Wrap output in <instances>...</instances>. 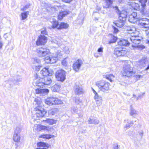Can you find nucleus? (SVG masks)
<instances>
[{
    "label": "nucleus",
    "mask_w": 149,
    "mask_h": 149,
    "mask_svg": "<svg viewBox=\"0 0 149 149\" xmlns=\"http://www.w3.org/2000/svg\"><path fill=\"white\" fill-rule=\"evenodd\" d=\"M137 18V13L133 12L129 16L128 20L131 23H134L136 22Z\"/></svg>",
    "instance_id": "ddd939ff"
},
{
    "label": "nucleus",
    "mask_w": 149,
    "mask_h": 149,
    "mask_svg": "<svg viewBox=\"0 0 149 149\" xmlns=\"http://www.w3.org/2000/svg\"><path fill=\"white\" fill-rule=\"evenodd\" d=\"M56 99L53 97H50L47 98L45 101V103L49 105H54L56 104Z\"/></svg>",
    "instance_id": "2eb2a0df"
},
{
    "label": "nucleus",
    "mask_w": 149,
    "mask_h": 149,
    "mask_svg": "<svg viewBox=\"0 0 149 149\" xmlns=\"http://www.w3.org/2000/svg\"><path fill=\"white\" fill-rule=\"evenodd\" d=\"M145 93H142L140 94H139L138 95V97L139 98H141L142 97L143 95L145 94Z\"/></svg>",
    "instance_id": "680f3d73"
},
{
    "label": "nucleus",
    "mask_w": 149,
    "mask_h": 149,
    "mask_svg": "<svg viewBox=\"0 0 149 149\" xmlns=\"http://www.w3.org/2000/svg\"><path fill=\"white\" fill-rule=\"evenodd\" d=\"M41 33L42 34L47 35V32L46 31L45 29L43 30H42L41 31Z\"/></svg>",
    "instance_id": "4d7b16f0"
},
{
    "label": "nucleus",
    "mask_w": 149,
    "mask_h": 149,
    "mask_svg": "<svg viewBox=\"0 0 149 149\" xmlns=\"http://www.w3.org/2000/svg\"><path fill=\"white\" fill-rule=\"evenodd\" d=\"M112 28L113 29V32L114 33H116L118 32L119 30L117 28L113 26H112Z\"/></svg>",
    "instance_id": "3c124183"
},
{
    "label": "nucleus",
    "mask_w": 149,
    "mask_h": 149,
    "mask_svg": "<svg viewBox=\"0 0 149 149\" xmlns=\"http://www.w3.org/2000/svg\"><path fill=\"white\" fill-rule=\"evenodd\" d=\"M62 103V101L61 99L56 98V104H60Z\"/></svg>",
    "instance_id": "603ef678"
},
{
    "label": "nucleus",
    "mask_w": 149,
    "mask_h": 149,
    "mask_svg": "<svg viewBox=\"0 0 149 149\" xmlns=\"http://www.w3.org/2000/svg\"><path fill=\"white\" fill-rule=\"evenodd\" d=\"M64 50L65 53L66 54H69L70 51H69V49L68 47H65L64 49Z\"/></svg>",
    "instance_id": "5fc2aeb1"
},
{
    "label": "nucleus",
    "mask_w": 149,
    "mask_h": 149,
    "mask_svg": "<svg viewBox=\"0 0 149 149\" xmlns=\"http://www.w3.org/2000/svg\"><path fill=\"white\" fill-rule=\"evenodd\" d=\"M53 59H54L53 58H50L49 56H47L44 58V60L47 63H56V59H54L53 61H52Z\"/></svg>",
    "instance_id": "bb28decb"
},
{
    "label": "nucleus",
    "mask_w": 149,
    "mask_h": 149,
    "mask_svg": "<svg viewBox=\"0 0 149 149\" xmlns=\"http://www.w3.org/2000/svg\"><path fill=\"white\" fill-rule=\"evenodd\" d=\"M33 63H39L40 62V59L37 58H34L33 59Z\"/></svg>",
    "instance_id": "79ce46f5"
},
{
    "label": "nucleus",
    "mask_w": 149,
    "mask_h": 149,
    "mask_svg": "<svg viewBox=\"0 0 149 149\" xmlns=\"http://www.w3.org/2000/svg\"><path fill=\"white\" fill-rule=\"evenodd\" d=\"M36 52L38 56L41 57L48 55L50 52L49 49L44 46L37 49Z\"/></svg>",
    "instance_id": "39448f33"
},
{
    "label": "nucleus",
    "mask_w": 149,
    "mask_h": 149,
    "mask_svg": "<svg viewBox=\"0 0 149 149\" xmlns=\"http://www.w3.org/2000/svg\"><path fill=\"white\" fill-rule=\"evenodd\" d=\"M147 0H140V1L141 5L143 8L144 7L146 6V3H147Z\"/></svg>",
    "instance_id": "a19ab883"
},
{
    "label": "nucleus",
    "mask_w": 149,
    "mask_h": 149,
    "mask_svg": "<svg viewBox=\"0 0 149 149\" xmlns=\"http://www.w3.org/2000/svg\"><path fill=\"white\" fill-rule=\"evenodd\" d=\"M70 12L69 11H64L59 13L58 16V19L59 20H61L68 15L70 14Z\"/></svg>",
    "instance_id": "6ab92c4d"
},
{
    "label": "nucleus",
    "mask_w": 149,
    "mask_h": 149,
    "mask_svg": "<svg viewBox=\"0 0 149 149\" xmlns=\"http://www.w3.org/2000/svg\"><path fill=\"white\" fill-rule=\"evenodd\" d=\"M141 76V75H135L134 76L135 78L137 80H138L139 79Z\"/></svg>",
    "instance_id": "6e6d98bb"
},
{
    "label": "nucleus",
    "mask_w": 149,
    "mask_h": 149,
    "mask_svg": "<svg viewBox=\"0 0 149 149\" xmlns=\"http://www.w3.org/2000/svg\"><path fill=\"white\" fill-rule=\"evenodd\" d=\"M34 102L36 106L34 108L35 112V113L33 115L32 118L34 120H38L44 116L46 112L43 110L40 99L36 98L34 100Z\"/></svg>",
    "instance_id": "f257e3e1"
},
{
    "label": "nucleus",
    "mask_w": 149,
    "mask_h": 149,
    "mask_svg": "<svg viewBox=\"0 0 149 149\" xmlns=\"http://www.w3.org/2000/svg\"><path fill=\"white\" fill-rule=\"evenodd\" d=\"M61 1L67 3H69L71 2L73 0H60Z\"/></svg>",
    "instance_id": "13d9d810"
},
{
    "label": "nucleus",
    "mask_w": 149,
    "mask_h": 149,
    "mask_svg": "<svg viewBox=\"0 0 149 149\" xmlns=\"http://www.w3.org/2000/svg\"><path fill=\"white\" fill-rule=\"evenodd\" d=\"M47 38L44 35H40L36 41V45H44L47 42Z\"/></svg>",
    "instance_id": "9d476101"
},
{
    "label": "nucleus",
    "mask_w": 149,
    "mask_h": 149,
    "mask_svg": "<svg viewBox=\"0 0 149 149\" xmlns=\"http://www.w3.org/2000/svg\"><path fill=\"white\" fill-rule=\"evenodd\" d=\"M137 114V112L132 107L130 106V114L131 116H133Z\"/></svg>",
    "instance_id": "2f4dec72"
},
{
    "label": "nucleus",
    "mask_w": 149,
    "mask_h": 149,
    "mask_svg": "<svg viewBox=\"0 0 149 149\" xmlns=\"http://www.w3.org/2000/svg\"><path fill=\"white\" fill-rule=\"evenodd\" d=\"M35 149H48L47 148H36Z\"/></svg>",
    "instance_id": "774afa93"
},
{
    "label": "nucleus",
    "mask_w": 149,
    "mask_h": 149,
    "mask_svg": "<svg viewBox=\"0 0 149 149\" xmlns=\"http://www.w3.org/2000/svg\"><path fill=\"white\" fill-rule=\"evenodd\" d=\"M138 24L142 28L147 29L149 28V19L146 18H143L140 19Z\"/></svg>",
    "instance_id": "0eeeda50"
},
{
    "label": "nucleus",
    "mask_w": 149,
    "mask_h": 149,
    "mask_svg": "<svg viewBox=\"0 0 149 149\" xmlns=\"http://www.w3.org/2000/svg\"><path fill=\"white\" fill-rule=\"evenodd\" d=\"M41 67H42V66L40 65L37 66H36L33 68V69L36 71H38Z\"/></svg>",
    "instance_id": "de8ad7c7"
},
{
    "label": "nucleus",
    "mask_w": 149,
    "mask_h": 149,
    "mask_svg": "<svg viewBox=\"0 0 149 149\" xmlns=\"http://www.w3.org/2000/svg\"><path fill=\"white\" fill-rule=\"evenodd\" d=\"M56 44L58 45L59 46H60L61 45H62V41H60L59 42H58V41H57V42L56 43Z\"/></svg>",
    "instance_id": "e2e57ef3"
},
{
    "label": "nucleus",
    "mask_w": 149,
    "mask_h": 149,
    "mask_svg": "<svg viewBox=\"0 0 149 149\" xmlns=\"http://www.w3.org/2000/svg\"><path fill=\"white\" fill-rule=\"evenodd\" d=\"M37 130L38 131H40L41 130H46L48 131V128H49L48 127L42 126L40 125H37Z\"/></svg>",
    "instance_id": "c85d7f7f"
},
{
    "label": "nucleus",
    "mask_w": 149,
    "mask_h": 149,
    "mask_svg": "<svg viewBox=\"0 0 149 149\" xmlns=\"http://www.w3.org/2000/svg\"><path fill=\"white\" fill-rule=\"evenodd\" d=\"M115 8L117 10L118 14L119 15V19L120 20H123L126 21L127 15V12L125 10L122 11L120 12L117 6H116Z\"/></svg>",
    "instance_id": "1a4fd4ad"
},
{
    "label": "nucleus",
    "mask_w": 149,
    "mask_h": 149,
    "mask_svg": "<svg viewBox=\"0 0 149 149\" xmlns=\"http://www.w3.org/2000/svg\"><path fill=\"white\" fill-rule=\"evenodd\" d=\"M52 72L50 71L49 69L45 68H43L40 71V74L46 77L52 75Z\"/></svg>",
    "instance_id": "4468645a"
},
{
    "label": "nucleus",
    "mask_w": 149,
    "mask_h": 149,
    "mask_svg": "<svg viewBox=\"0 0 149 149\" xmlns=\"http://www.w3.org/2000/svg\"><path fill=\"white\" fill-rule=\"evenodd\" d=\"M143 132L142 131L141 132H139V134L140 136H141V137L143 136Z\"/></svg>",
    "instance_id": "0e129e2a"
},
{
    "label": "nucleus",
    "mask_w": 149,
    "mask_h": 149,
    "mask_svg": "<svg viewBox=\"0 0 149 149\" xmlns=\"http://www.w3.org/2000/svg\"><path fill=\"white\" fill-rule=\"evenodd\" d=\"M40 137L47 139H49L51 138V135L49 134H43L40 136Z\"/></svg>",
    "instance_id": "ea45409f"
},
{
    "label": "nucleus",
    "mask_w": 149,
    "mask_h": 149,
    "mask_svg": "<svg viewBox=\"0 0 149 149\" xmlns=\"http://www.w3.org/2000/svg\"><path fill=\"white\" fill-rule=\"evenodd\" d=\"M49 90L47 89L37 88L36 89L35 92L37 94L44 95L48 93Z\"/></svg>",
    "instance_id": "dca6fc26"
},
{
    "label": "nucleus",
    "mask_w": 149,
    "mask_h": 149,
    "mask_svg": "<svg viewBox=\"0 0 149 149\" xmlns=\"http://www.w3.org/2000/svg\"><path fill=\"white\" fill-rule=\"evenodd\" d=\"M117 38L114 36H112L110 40L109 41V44H111L115 42L117 40Z\"/></svg>",
    "instance_id": "f704fd0d"
},
{
    "label": "nucleus",
    "mask_w": 149,
    "mask_h": 149,
    "mask_svg": "<svg viewBox=\"0 0 149 149\" xmlns=\"http://www.w3.org/2000/svg\"><path fill=\"white\" fill-rule=\"evenodd\" d=\"M125 21L121 20L119 19V20L116 22H113L116 26L119 27H121L124 25Z\"/></svg>",
    "instance_id": "412c9836"
},
{
    "label": "nucleus",
    "mask_w": 149,
    "mask_h": 149,
    "mask_svg": "<svg viewBox=\"0 0 149 149\" xmlns=\"http://www.w3.org/2000/svg\"><path fill=\"white\" fill-rule=\"evenodd\" d=\"M92 89H93V92L95 94V95H98L97 93L96 92V91H95L94 89H93V88H92Z\"/></svg>",
    "instance_id": "338daca9"
},
{
    "label": "nucleus",
    "mask_w": 149,
    "mask_h": 149,
    "mask_svg": "<svg viewBox=\"0 0 149 149\" xmlns=\"http://www.w3.org/2000/svg\"><path fill=\"white\" fill-rule=\"evenodd\" d=\"M104 76L106 79L109 80L111 82L113 81L112 80L114 79L115 77V76L112 74H107Z\"/></svg>",
    "instance_id": "7c9ffc66"
},
{
    "label": "nucleus",
    "mask_w": 149,
    "mask_h": 149,
    "mask_svg": "<svg viewBox=\"0 0 149 149\" xmlns=\"http://www.w3.org/2000/svg\"><path fill=\"white\" fill-rule=\"evenodd\" d=\"M40 81H43L45 85L50 84L52 81L51 78L47 76L45 77L44 78L40 79Z\"/></svg>",
    "instance_id": "4be33fe9"
},
{
    "label": "nucleus",
    "mask_w": 149,
    "mask_h": 149,
    "mask_svg": "<svg viewBox=\"0 0 149 149\" xmlns=\"http://www.w3.org/2000/svg\"><path fill=\"white\" fill-rule=\"evenodd\" d=\"M96 104L98 105H100L102 104V101L96 100Z\"/></svg>",
    "instance_id": "052dcab7"
},
{
    "label": "nucleus",
    "mask_w": 149,
    "mask_h": 149,
    "mask_svg": "<svg viewBox=\"0 0 149 149\" xmlns=\"http://www.w3.org/2000/svg\"><path fill=\"white\" fill-rule=\"evenodd\" d=\"M66 72L63 70L61 69L56 72V79L63 82L66 79Z\"/></svg>",
    "instance_id": "423d86ee"
},
{
    "label": "nucleus",
    "mask_w": 149,
    "mask_h": 149,
    "mask_svg": "<svg viewBox=\"0 0 149 149\" xmlns=\"http://www.w3.org/2000/svg\"><path fill=\"white\" fill-rule=\"evenodd\" d=\"M43 121L45 122L48 123L50 125H52L54 123H55V120L52 119H47L46 120H43Z\"/></svg>",
    "instance_id": "e433bc0d"
},
{
    "label": "nucleus",
    "mask_w": 149,
    "mask_h": 149,
    "mask_svg": "<svg viewBox=\"0 0 149 149\" xmlns=\"http://www.w3.org/2000/svg\"><path fill=\"white\" fill-rule=\"evenodd\" d=\"M96 85L97 86L100 90L106 93H108L109 89V83L103 80L97 81Z\"/></svg>",
    "instance_id": "7ed1b4c3"
},
{
    "label": "nucleus",
    "mask_w": 149,
    "mask_h": 149,
    "mask_svg": "<svg viewBox=\"0 0 149 149\" xmlns=\"http://www.w3.org/2000/svg\"><path fill=\"white\" fill-rule=\"evenodd\" d=\"M78 111V109L76 107H73L72 108L71 112L73 113H77Z\"/></svg>",
    "instance_id": "58836bf2"
},
{
    "label": "nucleus",
    "mask_w": 149,
    "mask_h": 149,
    "mask_svg": "<svg viewBox=\"0 0 149 149\" xmlns=\"http://www.w3.org/2000/svg\"><path fill=\"white\" fill-rule=\"evenodd\" d=\"M126 54L125 51L123 50L121 48H116L114 51V54L117 56H124Z\"/></svg>",
    "instance_id": "f8f14e48"
},
{
    "label": "nucleus",
    "mask_w": 149,
    "mask_h": 149,
    "mask_svg": "<svg viewBox=\"0 0 149 149\" xmlns=\"http://www.w3.org/2000/svg\"><path fill=\"white\" fill-rule=\"evenodd\" d=\"M148 63L147 58L144 57L139 61L138 65L140 67L142 68L143 67H144Z\"/></svg>",
    "instance_id": "a211bd4d"
},
{
    "label": "nucleus",
    "mask_w": 149,
    "mask_h": 149,
    "mask_svg": "<svg viewBox=\"0 0 149 149\" xmlns=\"http://www.w3.org/2000/svg\"><path fill=\"white\" fill-rule=\"evenodd\" d=\"M81 102V101L80 100L79 97H77L75 98V102L77 104H79Z\"/></svg>",
    "instance_id": "8fccbe9b"
},
{
    "label": "nucleus",
    "mask_w": 149,
    "mask_h": 149,
    "mask_svg": "<svg viewBox=\"0 0 149 149\" xmlns=\"http://www.w3.org/2000/svg\"><path fill=\"white\" fill-rule=\"evenodd\" d=\"M97 52H103V48L102 47L99 48L97 50Z\"/></svg>",
    "instance_id": "bf43d9fd"
},
{
    "label": "nucleus",
    "mask_w": 149,
    "mask_h": 149,
    "mask_svg": "<svg viewBox=\"0 0 149 149\" xmlns=\"http://www.w3.org/2000/svg\"><path fill=\"white\" fill-rule=\"evenodd\" d=\"M69 26L68 24L64 22H61L59 24L56 21V28L58 29H66Z\"/></svg>",
    "instance_id": "f3484780"
},
{
    "label": "nucleus",
    "mask_w": 149,
    "mask_h": 149,
    "mask_svg": "<svg viewBox=\"0 0 149 149\" xmlns=\"http://www.w3.org/2000/svg\"><path fill=\"white\" fill-rule=\"evenodd\" d=\"M52 89L53 90V91H56V89L55 88V85L52 87Z\"/></svg>",
    "instance_id": "69168bd1"
},
{
    "label": "nucleus",
    "mask_w": 149,
    "mask_h": 149,
    "mask_svg": "<svg viewBox=\"0 0 149 149\" xmlns=\"http://www.w3.org/2000/svg\"><path fill=\"white\" fill-rule=\"evenodd\" d=\"M50 21L51 24V27L53 29L56 28V20L55 17H52L50 19Z\"/></svg>",
    "instance_id": "cd10ccee"
},
{
    "label": "nucleus",
    "mask_w": 149,
    "mask_h": 149,
    "mask_svg": "<svg viewBox=\"0 0 149 149\" xmlns=\"http://www.w3.org/2000/svg\"><path fill=\"white\" fill-rule=\"evenodd\" d=\"M68 58V57H67L64 58L61 62L62 65L64 66H66L68 65V62L67 60Z\"/></svg>",
    "instance_id": "72a5a7b5"
},
{
    "label": "nucleus",
    "mask_w": 149,
    "mask_h": 149,
    "mask_svg": "<svg viewBox=\"0 0 149 149\" xmlns=\"http://www.w3.org/2000/svg\"><path fill=\"white\" fill-rule=\"evenodd\" d=\"M128 39L133 44L132 46L133 49L135 50H138L139 51H141L143 49L145 48V47L143 45H139L141 41V38L140 36H131L129 38H128Z\"/></svg>",
    "instance_id": "f03ea898"
},
{
    "label": "nucleus",
    "mask_w": 149,
    "mask_h": 149,
    "mask_svg": "<svg viewBox=\"0 0 149 149\" xmlns=\"http://www.w3.org/2000/svg\"><path fill=\"white\" fill-rule=\"evenodd\" d=\"M21 131L20 128L17 127L15 131V133L13 136V139L15 141L18 142L19 141L20 137L19 133Z\"/></svg>",
    "instance_id": "9b49d317"
},
{
    "label": "nucleus",
    "mask_w": 149,
    "mask_h": 149,
    "mask_svg": "<svg viewBox=\"0 0 149 149\" xmlns=\"http://www.w3.org/2000/svg\"><path fill=\"white\" fill-rule=\"evenodd\" d=\"M29 11H28L22 13L21 14L22 20H24L27 17V15Z\"/></svg>",
    "instance_id": "473e14b6"
},
{
    "label": "nucleus",
    "mask_w": 149,
    "mask_h": 149,
    "mask_svg": "<svg viewBox=\"0 0 149 149\" xmlns=\"http://www.w3.org/2000/svg\"><path fill=\"white\" fill-rule=\"evenodd\" d=\"M56 110L55 109H52L49 110V113L50 114L54 115L56 113Z\"/></svg>",
    "instance_id": "09e8293b"
},
{
    "label": "nucleus",
    "mask_w": 149,
    "mask_h": 149,
    "mask_svg": "<svg viewBox=\"0 0 149 149\" xmlns=\"http://www.w3.org/2000/svg\"><path fill=\"white\" fill-rule=\"evenodd\" d=\"M145 32L147 38V42L149 44V29L146 31Z\"/></svg>",
    "instance_id": "a18cd8bd"
},
{
    "label": "nucleus",
    "mask_w": 149,
    "mask_h": 149,
    "mask_svg": "<svg viewBox=\"0 0 149 149\" xmlns=\"http://www.w3.org/2000/svg\"><path fill=\"white\" fill-rule=\"evenodd\" d=\"M135 73L133 68L129 64L124 65L123 67L122 74L123 76L129 77L132 76Z\"/></svg>",
    "instance_id": "20e7f679"
},
{
    "label": "nucleus",
    "mask_w": 149,
    "mask_h": 149,
    "mask_svg": "<svg viewBox=\"0 0 149 149\" xmlns=\"http://www.w3.org/2000/svg\"><path fill=\"white\" fill-rule=\"evenodd\" d=\"M130 43L128 40L124 39L120 40L118 42V45L121 46H128Z\"/></svg>",
    "instance_id": "b1692460"
},
{
    "label": "nucleus",
    "mask_w": 149,
    "mask_h": 149,
    "mask_svg": "<svg viewBox=\"0 0 149 149\" xmlns=\"http://www.w3.org/2000/svg\"><path fill=\"white\" fill-rule=\"evenodd\" d=\"M22 79L21 77L19 76H17L16 77H15L14 78V80H13V83L9 82L10 84V85H16L18 84V83L19 82H21L22 81Z\"/></svg>",
    "instance_id": "5701e85b"
},
{
    "label": "nucleus",
    "mask_w": 149,
    "mask_h": 149,
    "mask_svg": "<svg viewBox=\"0 0 149 149\" xmlns=\"http://www.w3.org/2000/svg\"><path fill=\"white\" fill-rule=\"evenodd\" d=\"M88 123L97 125L99 122V120L97 119H94L92 117H90L88 120Z\"/></svg>",
    "instance_id": "393cba45"
},
{
    "label": "nucleus",
    "mask_w": 149,
    "mask_h": 149,
    "mask_svg": "<svg viewBox=\"0 0 149 149\" xmlns=\"http://www.w3.org/2000/svg\"><path fill=\"white\" fill-rule=\"evenodd\" d=\"M47 145H46V143H45L42 142H38L37 143V146L38 147H48V146H47Z\"/></svg>",
    "instance_id": "c9c22d12"
},
{
    "label": "nucleus",
    "mask_w": 149,
    "mask_h": 149,
    "mask_svg": "<svg viewBox=\"0 0 149 149\" xmlns=\"http://www.w3.org/2000/svg\"><path fill=\"white\" fill-rule=\"evenodd\" d=\"M132 3L130 4V5L132 7H136L137 8L139 7V5L137 3L135 2H132Z\"/></svg>",
    "instance_id": "49530a36"
},
{
    "label": "nucleus",
    "mask_w": 149,
    "mask_h": 149,
    "mask_svg": "<svg viewBox=\"0 0 149 149\" xmlns=\"http://www.w3.org/2000/svg\"><path fill=\"white\" fill-rule=\"evenodd\" d=\"M94 98L95 100H99V101H102V97L101 96H99L98 94L95 95Z\"/></svg>",
    "instance_id": "37998d69"
},
{
    "label": "nucleus",
    "mask_w": 149,
    "mask_h": 149,
    "mask_svg": "<svg viewBox=\"0 0 149 149\" xmlns=\"http://www.w3.org/2000/svg\"><path fill=\"white\" fill-rule=\"evenodd\" d=\"M83 64V62L82 60L81 59H78L73 64L72 68L73 70L76 72H78Z\"/></svg>",
    "instance_id": "6e6552de"
},
{
    "label": "nucleus",
    "mask_w": 149,
    "mask_h": 149,
    "mask_svg": "<svg viewBox=\"0 0 149 149\" xmlns=\"http://www.w3.org/2000/svg\"><path fill=\"white\" fill-rule=\"evenodd\" d=\"M127 123L126 125L125 126V128H126L127 129H129L131 126L133 124L132 121L129 122L128 120H127Z\"/></svg>",
    "instance_id": "4c0bfd02"
},
{
    "label": "nucleus",
    "mask_w": 149,
    "mask_h": 149,
    "mask_svg": "<svg viewBox=\"0 0 149 149\" xmlns=\"http://www.w3.org/2000/svg\"><path fill=\"white\" fill-rule=\"evenodd\" d=\"M62 54L61 53L60 51H58V52L56 53V60H58L60 59L58 58H60V56H62Z\"/></svg>",
    "instance_id": "c03bdc74"
},
{
    "label": "nucleus",
    "mask_w": 149,
    "mask_h": 149,
    "mask_svg": "<svg viewBox=\"0 0 149 149\" xmlns=\"http://www.w3.org/2000/svg\"><path fill=\"white\" fill-rule=\"evenodd\" d=\"M29 5L28 4L26 5L23 8H21V10L22 11H24L27 9L29 7Z\"/></svg>",
    "instance_id": "864d4df0"
},
{
    "label": "nucleus",
    "mask_w": 149,
    "mask_h": 149,
    "mask_svg": "<svg viewBox=\"0 0 149 149\" xmlns=\"http://www.w3.org/2000/svg\"><path fill=\"white\" fill-rule=\"evenodd\" d=\"M74 92L76 94L78 95H79L84 93L83 88L79 86H76L75 87Z\"/></svg>",
    "instance_id": "aec40b11"
},
{
    "label": "nucleus",
    "mask_w": 149,
    "mask_h": 149,
    "mask_svg": "<svg viewBox=\"0 0 149 149\" xmlns=\"http://www.w3.org/2000/svg\"><path fill=\"white\" fill-rule=\"evenodd\" d=\"M45 85L43 81H40V79L37 80L36 83V85L41 88H43L44 87V85Z\"/></svg>",
    "instance_id": "c756f323"
},
{
    "label": "nucleus",
    "mask_w": 149,
    "mask_h": 149,
    "mask_svg": "<svg viewBox=\"0 0 149 149\" xmlns=\"http://www.w3.org/2000/svg\"><path fill=\"white\" fill-rule=\"evenodd\" d=\"M113 0H105V5L103 7L105 8L111 7L113 3Z\"/></svg>",
    "instance_id": "a878e982"
}]
</instances>
